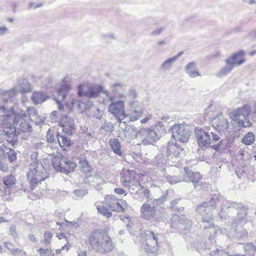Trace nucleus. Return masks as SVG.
<instances>
[{
    "label": "nucleus",
    "mask_w": 256,
    "mask_h": 256,
    "mask_svg": "<svg viewBox=\"0 0 256 256\" xmlns=\"http://www.w3.org/2000/svg\"><path fill=\"white\" fill-rule=\"evenodd\" d=\"M143 113V110L141 107H138L136 109H134L131 114L130 119L134 121L139 118Z\"/></svg>",
    "instance_id": "nucleus-28"
},
{
    "label": "nucleus",
    "mask_w": 256,
    "mask_h": 256,
    "mask_svg": "<svg viewBox=\"0 0 256 256\" xmlns=\"http://www.w3.org/2000/svg\"><path fill=\"white\" fill-rule=\"evenodd\" d=\"M114 192L118 194H122L125 193V190L122 188H116L114 190Z\"/></svg>",
    "instance_id": "nucleus-49"
},
{
    "label": "nucleus",
    "mask_w": 256,
    "mask_h": 256,
    "mask_svg": "<svg viewBox=\"0 0 256 256\" xmlns=\"http://www.w3.org/2000/svg\"><path fill=\"white\" fill-rule=\"evenodd\" d=\"M4 246L12 254H16L22 252V250H20L18 248H14L13 244L11 242H5Z\"/></svg>",
    "instance_id": "nucleus-34"
},
{
    "label": "nucleus",
    "mask_w": 256,
    "mask_h": 256,
    "mask_svg": "<svg viewBox=\"0 0 256 256\" xmlns=\"http://www.w3.org/2000/svg\"><path fill=\"white\" fill-rule=\"evenodd\" d=\"M244 250L251 256H254L256 252V247L252 243L247 244L244 247Z\"/></svg>",
    "instance_id": "nucleus-33"
},
{
    "label": "nucleus",
    "mask_w": 256,
    "mask_h": 256,
    "mask_svg": "<svg viewBox=\"0 0 256 256\" xmlns=\"http://www.w3.org/2000/svg\"><path fill=\"white\" fill-rule=\"evenodd\" d=\"M192 221L186 218L184 216L174 214L171 218L170 226L180 232L189 230L192 227Z\"/></svg>",
    "instance_id": "nucleus-8"
},
{
    "label": "nucleus",
    "mask_w": 256,
    "mask_h": 256,
    "mask_svg": "<svg viewBox=\"0 0 256 256\" xmlns=\"http://www.w3.org/2000/svg\"><path fill=\"white\" fill-rule=\"evenodd\" d=\"M29 172L27 174L32 190L40 182L48 178V174L41 161H32L29 165Z\"/></svg>",
    "instance_id": "nucleus-3"
},
{
    "label": "nucleus",
    "mask_w": 256,
    "mask_h": 256,
    "mask_svg": "<svg viewBox=\"0 0 256 256\" xmlns=\"http://www.w3.org/2000/svg\"><path fill=\"white\" fill-rule=\"evenodd\" d=\"M230 146V144L227 140H222L218 144L210 146V147L219 152H224Z\"/></svg>",
    "instance_id": "nucleus-22"
},
{
    "label": "nucleus",
    "mask_w": 256,
    "mask_h": 256,
    "mask_svg": "<svg viewBox=\"0 0 256 256\" xmlns=\"http://www.w3.org/2000/svg\"><path fill=\"white\" fill-rule=\"evenodd\" d=\"M248 36L251 38H256V30H253L250 31L248 34Z\"/></svg>",
    "instance_id": "nucleus-50"
},
{
    "label": "nucleus",
    "mask_w": 256,
    "mask_h": 256,
    "mask_svg": "<svg viewBox=\"0 0 256 256\" xmlns=\"http://www.w3.org/2000/svg\"><path fill=\"white\" fill-rule=\"evenodd\" d=\"M102 91V88L100 86L89 87L87 84H81L78 87V94L80 96L88 98H96L99 96Z\"/></svg>",
    "instance_id": "nucleus-11"
},
{
    "label": "nucleus",
    "mask_w": 256,
    "mask_h": 256,
    "mask_svg": "<svg viewBox=\"0 0 256 256\" xmlns=\"http://www.w3.org/2000/svg\"><path fill=\"white\" fill-rule=\"evenodd\" d=\"M194 134L200 146L207 148L210 144L211 137L210 134V130L196 127L194 129Z\"/></svg>",
    "instance_id": "nucleus-10"
},
{
    "label": "nucleus",
    "mask_w": 256,
    "mask_h": 256,
    "mask_svg": "<svg viewBox=\"0 0 256 256\" xmlns=\"http://www.w3.org/2000/svg\"><path fill=\"white\" fill-rule=\"evenodd\" d=\"M52 236V234L50 232H46L44 233V242L46 244L50 242V240Z\"/></svg>",
    "instance_id": "nucleus-40"
},
{
    "label": "nucleus",
    "mask_w": 256,
    "mask_h": 256,
    "mask_svg": "<svg viewBox=\"0 0 256 256\" xmlns=\"http://www.w3.org/2000/svg\"><path fill=\"white\" fill-rule=\"evenodd\" d=\"M0 110H2V113L4 114L6 112V110L4 106H0Z\"/></svg>",
    "instance_id": "nucleus-61"
},
{
    "label": "nucleus",
    "mask_w": 256,
    "mask_h": 256,
    "mask_svg": "<svg viewBox=\"0 0 256 256\" xmlns=\"http://www.w3.org/2000/svg\"><path fill=\"white\" fill-rule=\"evenodd\" d=\"M160 204L158 198L148 200L144 203L140 208L141 217L146 220L156 219L158 212V206Z\"/></svg>",
    "instance_id": "nucleus-6"
},
{
    "label": "nucleus",
    "mask_w": 256,
    "mask_h": 256,
    "mask_svg": "<svg viewBox=\"0 0 256 256\" xmlns=\"http://www.w3.org/2000/svg\"><path fill=\"white\" fill-rule=\"evenodd\" d=\"M180 200V199H176L170 202V207L176 210V205L178 204V202Z\"/></svg>",
    "instance_id": "nucleus-48"
},
{
    "label": "nucleus",
    "mask_w": 256,
    "mask_h": 256,
    "mask_svg": "<svg viewBox=\"0 0 256 256\" xmlns=\"http://www.w3.org/2000/svg\"><path fill=\"white\" fill-rule=\"evenodd\" d=\"M233 120L239 127L248 128L251 126V122L248 118H243L240 116H234Z\"/></svg>",
    "instance_id": "nucleus-25"
},
{
    "label": "nucleus",
    "mask_w": 256,
    "mask_h": 256,
    "mask_svg": "<svg viewBox=\"0 0 256 256\" xmlns=\"http://www.w3.org/2000/svg\"><path fill=\"white\" fill-rule=\"evenodd\" d=\"M56 138L59 146L63 150H68L73 144L72 140L66 136L61 135L58 133L56 134Z\"/></svg>",
    "instance_id": "nucleus-19"
},
{
    "label": "nucleus",
    "mask_w": 256,
    "mask_h": 256,
    "mask_svg": "<svg viewBox=\"0 0 256 256\" xmlns=\"http://www.w3.org/2000/svg\"><path fill=\"white\" fill-rule=\"evenodd\" d=\"M235 208H240V211L238 213L236 218L232 224V228H234V235L238 238L248 237V232L244 226L248 222L246 217L248 214L246 208L241 202H230L224 198H220L218 194L210 195L208 203L204 202L198 206L196 211L202 216V226L204 232L208 230L210 232L209 240L214 244L215 243L214 237L220 230L218 226H214L210 222L213 220V216L212 210L218 209L217 213L222 216V214H228L230 209Z\"/></svg>",
    "instance_id": "nucleus-1"
},
{
    "label": "nucleus",
    "mask_w": 256,
    "mask_h": 256,
    "mask_svg": "<svg viewBox=\"0 0 256 256\" xmlns=\"http://www.w3.org/2000/svg\"><path fill=\"white\" fill-rule=\"evenodd\" d=\"M0 170L6 172L8 170V164L4 162L1 161L0 162Z\"/></svg>",
    "instance_id": "nucleus-45"
},
{
    "label": "nucleus",
    "mask_w": 256,
    "mask_h": 256,
    "mask_svg": "<svg viewBox=\"0 0 256 256\" xmlns=\"http://www.w3.org/2000/svg\"><path fill=\"white\" fill-rule=\"evenodd\" d=\"M183 52H180L176 55L167 59L161 65V68L164 70H168L170 68L173 63L175 62L178 59V58L183 54Z\"/></svg>",
    "instance_id": "nucleus-23"
},
{
    "label": "nucleus",
    "mask_w": 256,
    "mask_h": 256,
    "mask_svg": "<svg viewBox=\"0 0 256 256\" xmlns=\"http://www.w3.org/2000/svg\"><path fill=\"white\" fill-rule=\"evenodd\" d=\"M241 29H242L241 26H237L236 28V30L238 32H240L241 30Z\"/></svg>",
    "instance_id": "nucleus-63"
},
{
    "label": "nucleus",
    "mask_w": 256,
    "mask_h": 256,
    "mask_svg": "<svg viewBox=\"0 0 256 256\" xmlns=\"http://www.w3.org/2000/svg\"><path fill=\"white\" fill-rule=\"evenodd\" d=\"M4 148L9 160H15L16 158V156L14 150L11 148H6L5 146Z\"/></svg>",
    "instance_id": "nucleus-36"
},
{
    "label": "nucleus",
    "mask_w": 256,
    "mask_h": 256,
    "mask_svg": "<svg viewBox=\"0 0 256 256\" xmlns=\"http://www.w3.org/2000/svg\"><path fill=\"white\" fill-rule=\"evenodd\" d=\"M46 139L48 142L52 143L55 140V138L54 134H51L49 132H48L46 135Z\"/></svg>",
    "instance_id": "nucleus-44"
},
{
    "label": "nucleus",
    "mask_w": 256,
    "mask_h": 256,
    "mask_svg": "<svg viewBox=\"0 0 256 256\" xmlns=\"http://www.w3.org/2000/svg\"><path fill=\"white\" fill-rule=\"evenodd\" d=\"M130 94L133 98H136L137 96L136 93L134 90H132L130 92Z\"/></svg>",
    "instance_id": "nucleus-60"
},
{
    "label": "nucleus",
    "mask_w": 256,
    "mask_h": 256,
    "mask_svg": "<svg viewBox=\"0 0 256 256\" xmlns=\"http://www.w3.org/2000/svg\"><path fill=\"white\" fill-rule=\"evenodd\" d=\"M64 248L66 249V250H68L69 249V246L66 244L64 246H62L60 249L56 250V252L57 254L60 253L62 250H64Z\"/></svg>",
    "instance_id": "nucleus-51"
},
{
    "label": "nucleus",
    "mask_w": 256,
    "mask_h": 256,
    "mask_svg": "<svg viewBox=\"0 0 256 256\" xmlns=\"http://www.w3.org/2000/svg\"><path fill=\"white\" fill-rule=\"evenodd\" d=\"M6 30V28L4 26L0 27V35L3 34Z\"/></svg>",
    "instance_id": "nucleus-54"
},
{
    "label": "nucleus",
    "mask_w": 256,
    "mask_h": 256,
    "mask_svg": "<svg viewBox=\"0 0 256 256\" xmlns=\"http://www.w3.org/2000/svg\"><path fill=\"white\" fill-rule=\"evenodd\" d=\"M58 126L62 128V131L68 135H72L75 132L76 128L74 120L67 116H62L58 122Z\"/></svg>",
    "instance_id": "nucleus-13"
},
{
    "label": "nucleus",
    "mask_w": 256,
    "mask_h": 256,
    "mask_svg": "<svg viewBox=\"0 0 256 256\" xmlns=\"http://www.w3.org/2000/svg\"><path fill=\"white\" fill-rule=\"evenodd\" d=\"M16 180L14 176L10 175L4 178L3 182L8 187H11L15 184Z\"/></svg>",
    "instance_id": "nucleus-30"
},
{
    "label": "nucleus",
    "mask_w": 256,
    "mask_h": 256,
    "mask_svg": "<svg viewBox=\"0 0 256 256\" xmlns=\"http://www.w3.org/2000/svg\"><path fill=\"white\" fill-rule=\"evenodd\" d=\"M226 66H224L218 73V76L221 78L230 74L234 68L232 64L230 62L226 60H225Z\"/></svg>",
    "instance_id": "nucleus-24"
},
{
    "label": "nucleus",
    "mask_w": 256,
    "mask_h": 256,
    "mask_svg": "<svg viewBox=\"0 0 256 256\" xmlns=\"http://www.w3.org/2000/svg\"><path fill=\"white\" fill-rule=\"evenodd\" d=\"M108 111L112 114L119 122L126 117L123 100L112 102L108 106Z\"/></svg>",
    "instance_id": "nucleus-9"
},
{
    "label": "nucleus",
    "mask_w": 256,
    "mask_h": 256,
    "mask_svg": "<svg viewBox=\"0 0 256 256\" xmlns=\"http://www.w3.org/2000/svg\"><path fill=\"white\" fill-rule=\"evenodd\" d=\"M244 50H240L238 52L232 54L230 57L226 60L229 61L232 64L234 67L236 66H240L243 64L246 60L244 58Z\"/></svg>",
    "instance_id": "nucleus-18"
},
{
    "label": "nucleus",
    "mask_w": 256,
    "mask_h": 256,
    "mask_svg": "<svg viewBox=\"0 0 256 256\" xmlns=\"http://www.w3.org/2000/svg\"><path fill=\"white\" fill-rule=\"evenodd\" d=\"M32 100L36 104H39L43 102V96L40 92H35L32 96Z\"/></svg>",
    "instance_id": "nucleus-35"
},
{
    "label": "nucleus",
    "mask_w": 256,
    "mask_h": 256,
    "mask_svg": "<svg viewBox=\"0 0 256 256\" xmlns=\"http://www.w3.org/2000/svg\"><path fill=\"white\" fill-rule=\"evenodd\" d=\"M10 234L12 236H14L16 234V230L15 226H12L10 230Z\"/></svg>",
    "instance_id": "nucleus-52"
},
{
    "label": "nucleus",
    "mask_w": 256,
    "mask_h": 256,
    "mask_svg": "<svg viewBox=\"0 0 256 256\" xmlns=\"http://www.w3.org/2000/svg\"><path fill=\"white\" fill-rule=\"evenodd\" d=\"M172 133V138L176 140L185 142L189 140L190 132L188 126L182 124H174L168 129Z\"/></svg>",
    "instance_id": "nucleus-7"
},
{
    "label": "nucleus",
    "mask_w": 256,
    "mask_h": 256,
    "mask_svg": "<svg viewBox=\"0 0 256 256\" xmlns=\"http://www.w3.org/2000/svg\"><path fill=\"white\" fill-rule=\"evenodd\" d=\"M255 140V136L253 132H249L242 138V142L246 146L252 144Z\"/></svg>",
    "instance_id": "nucleus-26"
},
{
    "label": "nucleus",
    "mask_w": 256,
    "mask_h": 256,
    "mask_svg": "<svg viewBox=\"0 0 256 256\" xmlns=\"http://www.w3.org/2000/svg\"><path fill=\"white\" fill-rule=\"evenodd\" d=\"M70 89V86L68 85H62L58 92L59 96L62 97V100L66 98V92H68Z\"/></svg>",
    "instance_id": "nucleus-31"
},
{
    "label": "nucleus",
    "mask_w": 256,
    "mask_h": 256,
    "mask_svg": "<svg viewBox=\"0 0 256 256\" xmlns=\"http://www.w3.org/2000/svg\"><path fill=\"white\" fill-rule=\"evenodd\" d=\"M136 102H134V101H133V102H132L130 103V106L132 108L134 105H135V103Z\"/></svg>",
    "instance_id": "nucleus-64"
},
{
    "label": "nucleus",
    "mask_w": 256,
    "mask_h": 256,
    "mask_svg": "<svg viewBox=\"0 0 256 256\" xmlns=\"http://www.w3.org/2000/svg\"><path fill=\"white\" fill-rule=\"evenodd\" d=\"M161 120L167 122H170V121H172V118L168 115L164 116L161 117Z\"/></svg>",
    "instance_id": "nucleus-47"
},
{
    "label": "nucleus",
    "mask_w": 256,
    "mask_h": 256,
    "mask_svg": "<svg viewBox=\"0 0 256 256\" xmlns=\"http://www.w3.org/2000/svg\"><path fill=\"white\" fill-rule=\"evenodd\" d=\"M78 256H87L86 251H80L78 253Z\"/></svg>",
    "instance_id": "nucleus-56"
},
{
    "label": "nucleus",
    "mask_w": 256,
    "mask_h": 256,
    "mask_svg": "<svg viewBox=\"0 0 256 256\" xmlns=\"http://www.w3.org/2000/svg\"><path fill=\"white\" fill-rule=\"evenodd\" d=\"M185 174L182 179V181L191 182L196 187V184L198 183L202 178V175L198 172H194L188 167H184Z\"/></svg>",
    "instance_id": "nucleus-16"
},
{
    "label": "nucleus",
    "mask_w": 256,
    "mask_h": 256,
    "mask_svg": "<svg viewBox=\"0 0 256 256\" xmlns=\"http://www.w3.org/2000/svg\"><path fill=\"white\" fill-rule=\"evenodd\" d=\"M105 200L112 210L123 212L128 208V204L124 200H118L112 196H106Z\"/></svg>",
    "instance_id": "nucleus-12"
},
{
    "label": "nucleus",
    "mask_w": 256,
    "mask_h": 256,
    "mask_svg": "<svg viewBox=\"0 0 256 256\" xmlns=\"http://www.w3.org/2000/svg\"><path fill=\"white\" fill-rule=\"evenodd\" d=\"M256 54V50H253L250 52V56H254V55Z\"/></svg>",
    "instance_id": "nucleus-62"
},
{
    "label": "nucleus",
    "mask_w": 256,
    "mask_h": 256,
    "mask_svg": "<svg viewBox=\"0 0 256 256\" xmlns=\"http://www.w3.org/2000/svg\"><path fill=\"white\" fill-rule=\"evenodd\" d=\"M28 238H29L30 240H31L32 242H36V238L35 237V236L34 235L30 234L28 236Z\"/></svg>",
    "instance_id": "nucleus-53"
},
{
    "label": "nucleus",
    "mask_w": 256,
    "mask_h": 256,
    "mask_svg": "<svg viewBox=\"0 0 256 256\" xmlns=\"http://www.w3.org/2000/svg\"><path fill=\"white\" fill-rule=\"evenodd\" d=\"M158 240L157 235L153 232L146 230L141 236V248L148 252L154 253L158 248Z\"/></svg>",
    "instance_id": "nucleus-5"
},
{
    "label": "nucleus",
    "mask_w": 256,
    "mask_h": 256,
    "mask_svg": "<svg viewBox=\"0 0 256 256\" xmlns=\"http://www.w3.org/2000/svg\"><path fill=\"white\" fill-rule=\"evenodd\" d=\"M74 194L78 198H82L88 194V192L84 189H78L74 191Z\"/></svg>",
    "instance_id": "nucleus-38"
},
{
    "label": "nucleus",
    "mask_w": 256,
    "mask_h": 256,
    "mask_svg": "<svg viewBox=\"0 0 256 256\" xmlns=\"http://www.w3.org/2000/svg\"><path fill=\"white\" fill-rule=\"evenodd\" d=\"M213 125L217 132L220 134H225L228 132V120L223 116H216L213 122Z\"/></svg>",
    "instance_id": "nucleus-15"
},
{
    "label": "nucleus",
    "mask_w": 256,
    "mask_h": 256,
    "mask_svg": "<svg viewBox=\"0 0 256 256\" xmlns=\"http://www.w3.org/2000/svg\"><path fill=\"white\" fill-rule=\"evenodd\" d=\"M250 112V106L248 104H246L243 106L237 108L234 110L232 112V116H240L243 118H248Z\"/></svg>",
    "instance_id": "nucleus-20"
},
{
    "label": "nucleus",
    "mask_w": 256,
    "mask_h": 256,
    "mask_svg": "<svg viewBox=\"0 0 256 256\" xmlns=\"http://www.w3.org/2000/svg\"><path fill=\"white\" fill-rule=\"evenodd\" d=\"M235 172H236V174L238 177L240 178H241L242 175L244 172V170H243V168L242 170H241L240 168H239V169L235 168Z\"/></svg>",
    "instance_id": "nucleus-46"
},
{
    "label": "nucleus",
    "mask_w": 256,
    "mask_h": 256,
    "mask_svg": "<svg viewBox=\"0 0 256 256\" xmlns=\"http://www.w3.org/2000/svg\"><path fill=\"white\" fill-rule=\"evenodd\" d=\"M88 241L94 250L102 254L112 251L114 247L110 237L100 230L92 232L90 235Z\"/></svg>",
    "instance_id": "nucleus-2"
},
{
    "label": "nucleus",
    "mask_w": 256,
    "mask_h": 256,
    "mask_svg": "<svg viewBox=\"0 0 256 256\" xmlns=\"http://www.w3.org/2000/svg\"><path fill=\"white\" fill-rule=\"evenodd\" d=\"M121 174L120 182L124 187L134 190L135 188L140 186V176L134 170L124 168Z\"/></svg>",
    "instance_id": "nucleus-4"
},
{
    "label": "nucleus",
    "mask_w": 256,
    "mask_h": 256,
    "mask_svg": "<svg viewBox=\"0 0 256 256\" xmlns=\"http://www.w3.org/2000/svg\"><path fill=\"white\" fill-rule=\"evenodd\" d=\"M57 103L58 104V108L60 110H62L64 108L63 105L58 100H56Z\"/></svg>",
    "instance_id": "nucleus-58"
},
{
    "label": "nucleus",
    "mask_w": 256,
    "mask_h": 256,
    "mask_svg": "<svg viewBox=\"0 0 256 256\" xmlns=\"http://www.w3.org/2000/svg\"><path fill=\"white\" fill-rule=\"evenodd\" d=\"M109 145L113 152L116 155L122 156L123 152L122 150L120 144L117 138H110L109 140Z\"/></svg>",
    "instance_id": "nucleus-21"
},
{
    "label": "nucleus",
    "mask_w": 256,
    "mask_h": 256,
    "mask_svg": "<svg viewBox=\"0 0 256 256\" xmlns=\"http://www.w3.org/2000/svg\"><path fill=\"white\" fill-rule=\"evenodd\" d=\"M210 256H229L228 254L222 250H220L218 249L216 250L212 251L210 253Z\"/></svg>",
    "instance_id": "nucleus-37"
},
{
    "label": "nucleus",
    "mask_w": 256,
    "mask_h": 256,
    "mask_svg": "<svg viewBox=\"0 0 256 256\" xmlns=\"http://www.w3.org/2000/svg\"><path fill=\"white\" fill-rule=\"evenodd\" d=\"M88 178H90L88 182L92 183V185H94L95 184L100 185L103 182V180L100 176H91L90 174Z\"/></svg>",
    "instance_id": "nucleus-32"
},
{
    "label": "nucleus",
    "mask_w": 256,
    "mask_h": 256,
    "mask_svg": "<svg viewBox=\"0 0 256 256\" xmlns=\"http://www.w3.org/2000/svg\"><path fill=\"white\" fill-rule=\"evenodd\" d=\"M188 75L190 78H196L200 75L198 71L196 70H192L187 72Z\"/></svg>",
    "instance_id": "nucleus-42"
},
{
    "label": "nucleus",
    "mask_w": 256,
    "mask_h": 256,
    "mask_svg": "<svg viewBox=\"0 0 256 256\" xmlns=\"http://www.w3.org/2000/svg\"><path fill=\"white\" fill-rule=\"evenodd\" d=\"M96 206L98 211L102 215L106 216V218H110L112 216V212L108 210L106 206L98 204H97Z\"/></svg>",
    "instance_id": "nucleus-29"
},
{
    "label": "nucleus",
    "mask_w": 256,
    "mask_h": 256,
    "mask_svg": "<svg viewBox=\"0 0 256 256\" xmlns=\"http://www.w3.org/2000/svg\"><path fill=\"white\" fill-rule=\"evenodd\" d=\"M210 134L212 135L211 142H216L220 140V138L218 134L212 132H210Z\"/></svg>",
    "instance_id": "nucleus-43"
},
{
    "label": "nucleus",
    "mask_w": 256,
    "mask_h": 256,
    "mask_svg": "<svg viewBox=\"0 0 256 256\" xmlns=\"http://www.w3.org/2000/svg\"><path fill=\"white\" fill-rule=\"evenodd\" d=\"M54 168L58 172L68 174L74 170L76 164L74 161H52Z\"/></svg>",
    "instance_id": "nucleus-14"
},
{
    "label": "nucleus",
    "mask_w": 256,
    "mask_h": 256,
    "mask_svg": "<svg viewBox=\"0 0 256 256\" xmlns=\"http://www.w3.org/2000/svg\"><path fill=\"white\" fill-rule=\"evenodd\" d=\"M183 150L184 149L179 146L176 142H169L166 149V155L168 157H171L172 158H176L180 156V152Z\"/></svg>",
    "instance_id": "nucleus-17"
},
{
    "label": "nucleus",
    "mask_w": 256,
    "mask_h": 256,
    "mask_svg": "<svg viewBox=\"0 0 256 256\" xmlns=\"http://www.w3.org/2000/svg\"><path fill=\"white\" fill-rule=\"evenodd\" d=\"M149 119H150L149 118H145L141 120V122L142 124H146L148 122Z\"/></svg>",
    "instance_id": "nucleus-59"
},
{
    "label": "nucleus",
    "mask_w": 256,
    "mask_h": 256,
    "mask_svg": "<svg viewBox=\"0 0 256 256\" xmlns=\"http://www.w3.org/2000/svg\"><path fill=\"white\" fill-rule=\"evenodd\" d=\"M196 64L194 62H189L186 66L185 70L187 73L188 72L193 70L194 68L196 67Z\"/></svg>",
    "instance_id": "nucleus-41"
},
{
    "label": "nucleus",
    "mask_w": 256,
    "mask_h": 256,
    "mask_svg": "<svg viewBox=\"0 0 256 256\" xmlns=\"http://www.w3.org/2000/svg\"><path fill=\"white\" fill-rule=\"evenodd\" d=\"M58 238L60 240H62V239H63V238L66 239V237L65 236V234L64 233H60V234H58Z\"/></svg>",
    "instance_id": "nucleus-55"
},
{
    "label": "nucleus",
    "mask_w": 256,
    "mask_h": 256,
    "mask_svg": "<svg viewBox=\"0 0 256 256\" xmlns=\"http://www.w3.org/2000/svg\"><path fill=\"white\" fill-rule=\"evenodd\" d=\"M166 180L170 184H176L177 182L182 181V180H178V178L175 176H168L166 177Z\"/></svg>",
    "instance_id": "nucleus-39"
},
{
    "label": "nucleus",
    "mask_w": 256,
    "mask_h": 256,
    "mask_svg": "<svg viewBox=\"0 0 256 256\" xmlns=\"http://www.w3.org/2000/svg\"><path fill=\"white\" fill-rule=\"evenodd\" d=\"M244 1L250 4L256 3V0H244Z\"/></svg>",
    "instance_id": "nucleus-57"
},
{
    "label": "nucleus",
    "mask_w": 256,
    "mask_h": 256,
    "mask_svg": "<svg viewBox=\"0 0 256 256\" xmlns=\"http://www.w3.org/2000/svg\"><path fill=\"white\" fill-rule=\"evenodd\" d=\"M80 166L82 172L88 174L91 172L92 168L88 161H80Z\"/></svg>",
    "instance_id": "nucleus-27"
}]
</instances>
